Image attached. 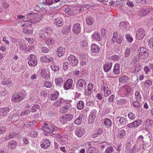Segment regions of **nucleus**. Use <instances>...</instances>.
<instances>
[{
	"mask_svg": "<svg viewBox=\"0 0 153 153\" xmlns=\"http://www.w3.org/2000/svg\"><path fill=\"white\" fill-rule=\"evenodd\" d=\"M10 111V108L8 107H3L0 108V116H5Z\"/></svg>",
	"mask_w": 153,
	"mask_h": 153,
	"instance_id": "4468645a",
	"label": "nucleus"
},
{
	"mask_svg": "<svg viewBox=\"0 0 153 153\" xmlns=\"http://www.w3.org/2000/svg\"><path fill=\"white\" fill-rule=\"evenodd\" d=\"M27 16L30 24H36L39 22L42 19L41 15H38L34 13H30L27 14Z\"/></svg>",
	"mask_w": 153,
	"mask_h": 153,
	"instance_id": "f257e3e1",
	"label": "nucleus"
},
{
	"mask_svg": "<svg viewBox=\"0 0 153 153\" xmlns=\"http://www.w3.org/2000/svg\"><path fill=\"white\" fill-rule=\"evenodd\" d=\"M65 12L67 15L69 16H73L74 14L73 10L69 7H67L65 9Z\"/></svg>",
	"mask_w": 153,
	"mask_h": 153,
	"instance_id": "a19ab883",
	"label": "nucleus"
},
{
	"mask_svg": "<svg viewBox=\"0 0 153 153\" xmlns=\"http://www.w3.org/2000/svg\"><path fill=\"white\" fill-rule=\"evenodd\" d=\"M103 121L104 125H105L106 127L108 128L111 126L112 122L110 119L106 118L104 119Z\"/></svg>",
	"mask_w": 153,
	"mask_h": 153,
	"instance_id": "c756f323",
	"label": "nucleus"
},
{
	"mask_svg": "<svg viewBox=\"0 0 153 153\" xmlns=\"http://www.w3.org/2000/svg\"><path fill=\"white\" fill-rule=\"evenodd\" d=\"M37 59L36 56L33 54H31L30 59L28 61V65L32 67L36 66L37 64Z\"/></svg>",
	"mask_w": 153,
	"mask_h": 153,
	"instance_id": "6e6552de",
	"label": "nucleus"
},
{
	"mask_svg": "<svg viewBox=\"0 0 153 153\" xmlns=\"http://www.w3.org/2000/svg\"><path fill=\"white\" fill-rule=\"evenodd\" d=\"M73 82V80L71 79H68L64 85V89L67 90L71 88L72 86Z\"/></svg>",
	"mask_w": 153,
	"mask_h": 153,
	"instance_id": "f3484780",
	"label": "nucleus"
},
{
	"mask_svg": "<svg viewBox=\"0 0 153 153\" xmlns=\"http://www.w3.org/2000/svg\"><path fill=\"white\" fill-rule=\"evenodd\" d=\"M145 35V31L144 30L141 28H140L137 30L136 33V37L138 40L142 39L144 37Z\"/></svg>",
	"mask_w": 153,
	"mask_h": 153,
	"instance_id": "1a4fd4ad",
	"label": "nucleus"
},
{
	"mask_svg": "<svg viewBox=\"0 0 153 153\" xmlns=\"http://www.w3.org/2000/svg\"><path fill=\"white\" fill-rule=\"evenodd\" d=\"M101 92V94L105 97H107L110 95L111 93V91L110 90L107 89L104 91Z\"/></svg>",
	"mask_w": 153,
	"mask_h": 153,
	"instance_id": "603ef678",
	"label": "nucleus"
},
{
	"mask_svg": "<svg viewBox=\"0 0 153 153\" xmlns=\"http://www.w3.org/2000/svg\"><path fill=\"white\" fill-rule=\"evenodd\" d=\"M118 34L117 32H114L113 33V37L112 39V40L115 42V41L116 40V39L118 37Z\"/></svg>",
	"mask_w": 153,
	"mask_h": 153,
	"instance_id": "0e129e2a",
	"label": "nucleus"
},
{
	"mask_svg": "<svg viewBox=\"0 0 153 153\" xmlns=\"http://www.w3.org/2000/svg\"><path fill=\"white\" fill-rule=\"evenodd\" d=\"M148 45L150 48L153 49V38H151L149 40Z\"/></svg>",
	"mask_w": 153,
	"mask_h": 153,
	"instance_id": "774afa93",
	"label": "nucleus"
},
{
	"mask_svg": "<svg viewBox=\"0 0 153 153\" xmlns=\"http://www.w3.org/2000/svg\"><path fill=\"white\" fill-rule=\"evenodd\" d=\"M126 39L128 42H131L132 41L133 39L129 34L126 35Z\"/></svg>",
	"mask_w": 153,
	"mask_h": 153,
	"instance_id": "69168bd1",
	"label": "nucleus"
},
{
	"mask_svg": "<svg viewBox=\"0 0 153 153\" xmlns=\"http://www.w3.org/2000/svg\"><path fill=\"white\" fill-rule=\"evenodd\" d=\"M135 98L137 100H140L141 99V97L140 92L138 91H136L135 93Z\"/></svg>",
	"mask_w": 153,
	"mask_h": 153,
	"instance_id": "864d4df0",
	"label": "nucleus"
},
{
	"mask_svg": "<svg viewBox=\"0 0 153 153\" xmlns=\"http://www.w3.org/2000/svg\"><path fill=\"white\" fill-rule=\"evenodd\" d=\"M65 49L62 47H60L58 48L57 50L56 53L58 56L61 57L64 54Z\"/></svg>",
	"mask_w": 153,
	"mask_h": 153,
	"instance_id": "bb28decb",
	"label": "nucleus"
},
{
	"mask_svg": "<svg viewBox=\"0 0 153 153\" xmlns=\"http://www.w3.org/2000/svg\"><path fill=\"white\" fill-rule=\"evenodd\" d=\"M80 25L79 23H76L74 25L73 27V31L74 33L77 34L79 33L81 30Z\"/></svg>",
	"mask_w": 153,
	"mask_h": 153,
	"instance_id": "2eb2a0df",
	"label": "nucleus"
},
{
	"mask_svg": "<svg viewBox=\"0 0 153 153\" xmlns=\"http://www.w3.org/2000/svg\"><path fill=\"white\" fill-rule=\"evenodd\" d=\"M69 108L68 106L65 105L62 107L60 109V112L62 114L66 113L68 109Z\"/></svg>",
	"mask_w": 153,
	"mask_h": 153,
	"instance_id": "49530a36",
	"label": "nucleus"
},
{
	"mask_svg": "<svg viewBox=\"0 0 153 153\" xmlns=\"http://www.w3.org/2000/svg\"><path fill=\"white\" fill-rule=\"evenodd\" d=\"M12 81V80L10 79H4L1 82V84L3 85H7L10 84Z\"/></svg>",
	"mask_w": 153,
	"mask_h": 153,
	"instance_id": "3c124183",
	"label": "nucleus"
},
{
	"mask_svg": "<svg viewBox=\"0 0 153 153\" xmlns=\"http://www.w3.org/2000/svg\"><path fill=\"white\" fill-rule=\"evenodd\" d=\"M40 74L42 78L46 80L50 78V74L48 72L44 69H42L40 72Z\"/></svg>",
	"mask_w": 153,
	"mask_h": 153,
	"instance_id": "dca6fc26",
	"label": "nucleus"
},
{
	"mask_svg": "<svg viewBox=\"0 0 153 153\" xmlns=\"http://www.w3.org/2000/svg\"><path fill=\"white\" fill-rule=\"evenodd\" d=\"M126 120L123 117H121L119 120V124L122 125H124L126 123Z\"/></svg>",
	"mask_w": 153,
	"mask_h": 153,
	"instance_id": "4d7b16f0",
	"label": "nucleus"
},
{
	"mask_svg": "<svg viewBox=\"0 0 153 153\" xmlns=\"http://www.w3.org/2000/svg\"><path fill=\"white\" fill-rule=\"evenodd\" d=\"M17 143L14 140H12L9 142L8 144V147L9 149H14L16 146Z\"/></svg>",
	"mask_w": 153,
	"mask_h": 153,
	"instance_id": "5701e85b",
	"label": "nucleus"
},
{
	"mask_svg": "<svg viewBox=\"0 0 153 153\" xmlns=\"http://www.w3.org/2000/svg\"><path fill=\"white\" fill-rule=\"evenodd\" d=\"M128 79V78L127 76H123L119 78V81L120 82L124 83L127 82Z\"/></svg>",
	"mask_w": 153,
	"mask_h": 153,
	"instance_id": "37998d69",
	"label": "nucleus"
},
{
	"mask_svg": "<svg viewBox=\"0 0 153 153\" xmlns=\"http://www.w3.org/2000/svg\"><path fill=\"white\" fill-rule=\"evenodd\" d=\"M68 61L69 64L72 66H75L78 63V60L74 56L71 55L68 56Z\"/></svg>",
	"mask_w": 153,
	"mask_h": 153,
	"instance_id": "0eeeda50",
	"label": "nucleus"
},
{
	"mask_svg": "<svg viewBox=\"0 0 153 153\" xmlns=\"http://www.w3.org/2000/svg\"><path fill=\"white\" fill-rule=\"evenodd\" d=\"M126 134V131L125 130L122 129L119 131L117 135V137L121 139L124 137Z\"/></svg>",
	"mask_w": 153,
	"mask_h": 153,
	"instance_id": "ea45409f",
	"label": "nucleus"
},
{
	"mask_svg": "<svg viewBox=\"0 0 153 153\" xmlns=\"http://www.w3.org/2000/svg\"><path fill=\"white\" fill-rule=\"evenodd\" d=\"M100 47L97 45L93 44L91 45V51L93 53H97L100 51Z\"/></svg>",
	"mask_w": 153,
	"mask_h": 153,
	"instance_id": "412c9836",
	"label": "nucleus"
},
{
	"mask_svg": "<svg viewBox=\"0 0 153 153\" xmlns=\"http://www.w3.org/2000/svg\"><path fill=\"white\" fill-rule=\"evenodd\" d=\"M102 132V130L101 128L97 129L95 131L94 134H92L93 138H95L99 135H100Z\"/></svg>",
	"mask_w": 153,
	"mask_h": 153,
	"instance_id": "72a5a7b5",
	"label": "nucleus"
},
{
	"mask_svg": "<svg viewBox=\"0 0 153 153\" xmlns=\"http://www.w3.org/2000/svg\"><path fill=\"white\" fill-rule=\"evenodd\" d=\"M108 85L105 83L103 82L101 86V92L104 91H105L108 89Z\"/></svg>",
	"mask_w": 153,
	"mask_h": 153,
	"instance_id": "a18cd8bd",
	"label": "nucleus"
},
{
	"mask_svg": "<svg viewBox=\"0 0 153 153\" xmlns=\"http://www.w3.org/2000/svg\"><path fill=\"white\" fill-rule=\"evenodd\" d=\"M50 145V141L48 139H45L42 141L41 146L42 148L46 149Z\"/></svg>",
	"mask_w": 153,
	"mask_h": 153,
	"instance_id": "4be33fe9",
	"label": "nucleus"
},
{
	"mask_svg": "<svg viewBox=\"0 0 153 153\" xmlns=\"http://www.w3.org/2000/svg\"><path fill=\"white\" fill-rule=\"evenodd\" d=\"M76 87L79 90H83L86 86V83L85 80L80 79L76 82Z\"/></svg>",
	"mask_w": 153,
	"mask_h": 153,
	"instance_id": "423d86ee",
	"label": "nucleus"
},
{
	"mask_svg": "<svg viewBox=\"0 0 153 153\" xmlns=\"http://www.w3.org/2000/svg\"><path fill=\"white\" fill-rule=\"evenodd\" d=\"M85 132L84 129L81 127L77 128L75 131L76 135L79 137H81L82 136Z\"/></svg>",
	"mask_w": 153,
	"mask_h": 153,
	"instance_id": "9b49d317",
	"label": "nucleus"
},
{
	"mask_svg": "<svg viewBox=\"0 0 153 153\" xmlns=\"http://www.w3.org/2000/svg\"><path fill=\"white\" fill-rule=\"evenodd\" d=\"M96 110L95 109L91 111L88 118V122L89 124H91L94 122L96 116Z\"/></svg>",
	"mask_w": 153,
	"mask_h": 153,
	"instance_id": "f8f14e48",
	"label": "nucleus"
},
{
	"mask_svg": "<svg viewBox=\"0 0 153 153\" xmlns=\"http://www.w3.org/2000/svg\"><path fill=\"white\" fill-rule=\"evenodd\" d=\"M119 27L121 29L125 30H129L130 27L129 23L126 22H121L120 24Z\"/></svg>",
	"mask_w": 153,
	"mask_h": 153,
	"instance_id": "ddd939ff",
	"label": "nucleus"
},
{
	"mask_svg": "<svg viewBox=\"0 0 153 153\" xmlns=\"http://www.w3.org/2000/svg\"><path fill=\"white\" fill-rule=\"evenodd\" d=\"M86 24L89 25H92L94 22V19L91 16H89L87 17L85 19Z\"/></svg>",
	"mask_w": 153,
	"mask_h": 153,
	"instance_id": "473e14b6",
	"label": "nucleus"
},
{
	"mask_svg": "<svg viewBox=\"0 0 153 153\" xmlns=\"http://www.w3.org/2000/svg\"><path fill=\"white\" fill-rule=\"evenodd\" d=\"M120 65L118 63H116L114 67L113 72L114 73L117 75H118L120 74Z\"/></svg>",
	"mask_w": 153,
	"mask_h": 153,
	"instance_id": "b1692460",
	"label": "nucleus"
},
{
	"mask_svg": "<svg viewBox=\"0 0 153 153\" xmlns=\"http://www.w3.org/2000/svg\"><path fill=\"white\" fill-rule=\"evenodd\" d=\"M25 40L28 42L29 44H32L34 42L35 39L33 38H26L25 39Z\"/></svg>",
	"mask_w": 153,
	"mask_h": 153,
	"instance_id": "680f3d73",
	"label": "nucleus"
},
{
	"mask_svg": "<svg viewBox=\"0 0 153 153\" xmlns=\"http://www.w3.org/2000/svg\"><path fill=\"white\" fill-rule=\"evenodd\" d=\"M142 68V67L141 65L140 64L137 65L135 66L133 73L134 74L138 73L141 70Z\"/></svg>",
	"mask_w": 153,
	"mask_h": 153,
	"instance_id": "79ce46f5",
	"label": "nucleus"
},
{
	"mask_svg": "<svg viewBox=\"0 0 153 153\" xmlns=\"http://www.w3.org/2000/svg\"><path fill=\"white\" fill-rule=\"evenodd\" d=\"M123 40V36L121 34L119 35V36L116 39V40L115 42H116L118 44H120Z\"/></svg>",
	"mask_w": 153,
	"mask_h": 153,
	"instance_id": "5fc2aeb1",
	"label": "nucleus"
},
{
	"mask_svg": "<svg viewBox=\"0 0 153 153\" xmlns=\"http://www.w3.org/2000/svg\"><path fill=\"white\" fill-rule=\"evenodd\" d=\"M43 3L44 4L50 5L52 4L53 3V0H45V1H43Z\"/></svg>",
	"mask_w": 153,
	"mask_h": 153,
	"instance_id": "052dcab7",
	"label": "nucleus"
},
{
	"mask_svg": "<svg viewBox=\"0 0 153 153\" xmlns=\"http://www.w3.org/2000/svg\"><path fill=\"white\" fill-rule=\"evenodd\" d=\"M92 92V90H91L90 89H86L85 91V94L86 96H88L91 94Z\"/></svg>",
	"mask_w": 153,
	"mask_h": 153,
	"instance_id": "e2e57ef3",
	"label": "nucleus"
},
{
	"mask_svg": "<svg viewBox=\"0 0 153 153\" xmlns=\"http://www.w3.org/2000/svg\"><path fill=\"white\" fill-rule=\"evenodd\" d=\"M55 83L57 86H61L63 84V79L60 77H57L55 79Z\"/></svg>",
	"mask_w": 153,
	"mask_h": 153,
	"instance_id": "cd10ccee",
	"label": "nucleus"
},
{
	"mask_svg": "<svg viewBox=\"0 0 153 153\" xmlns=\"http://www.w3.org/2000/svg\"><path fill=\"white\" fill-rule=\"evenodd\" d=\"M54 23L55 25L59 27L62 26L63 25L62 19L61 18H57L54 20Z\"/></svg>",
	"mask_w": 153,
	"mask_h": 153,
	"instance_id": "7c9ffc66",
	"label": "nucleus"
},
{
	"mask_svg": "<svg viewBox=\"0 0 153 153\" xmlns=\"http://www.w3.org/2000/svg\"><path fill=\"white\" fill-rule=\"evenodd\" d=\"M23 22H25V23L24 24H20V25H21V26L22 27H32L31 24L30 23H29V22H26L24 21L23 20H22L19 22L20 23H21Z\"/></svg>",
	"mask_w": 153,
	"mask_h": 153,
	"instance_id": "c9c22d12",
	"label": "nucleus"
},
{
	"mask_svg": "<svg viewBox=\"0 0 153 153\" xmlns=\"http://www.w3.org/2000/svg\"><path fill=\"white\" fill-rule=\"evenodd\" d=\"M19 46L20 49L22 51L26 50L27 47L26 45L24 42V40L23 39H21L19 41Z\"/></svg>",
	"mask_w": 153,
	"mask_h": 153,
	"instance_id": "aec40b11",
	"label": "nucleus"
},
{
	"mask_svg": "<svg viewBox=\"0 0 153 153\" xmlns=\"http://www.w3.org/2000/svg\"><path fill=\"white\" fill-rule=\"evenodd\" d=\"M59 95V92L55 90L51 94L50 96V99L52 100H55L58 97Z\"/></svg>",
	"mask_w": 153,
	"mask_h": 153,
	"instance_id": "c85d7f7f",
	"label": "nucleus"
},
{
	"mask_svg": "<svg viewBox=\"0 0 153 153\" xmlns=\"http://www.w3.org/2000/svg\"><path fill=\"white\" fill-rule=\"evenodd\" d=\"M23 31L24 33L26 34H31L33 32V29L28 30L26 28H23Z\"/></svg>",
	"mask_w": 153,
	"mask_h": 153,
	"instance_id": "8fccbe9b",
	"label": "nucleus"
},
{
	"mask_svg": "<svg viewBox=\"0 0 153 153\" xmlns=\"http://www.w3.org/2000/svg\"><path fill=\"white\" fill-rule=\"evenodd\" d=\"M138 56L140 58L144 59H146L148 56L147 50L144 47L139 48L138 50Z\"/></svg>",
	"mask_w": 153,
	"mask_h": 153,
	"instance_id": "20e7f679",
	"label": "nucleus"
},
{
	"mask_svg": "<svg viewBox=\"0 0 153 153\" xmlns=\"http://www.w3.org/2000/svg\"><path fill=\"white\" fill-rule=\"evenodd\" d=\"M124 90L126 91V94H128L131 92V88L128 85H126L124 87Z\"/></svg>",
	"mask_w": 153,
	"mask_h": 153,
	"instance_id": "6e6d98bb",
	"label": "nucleus"
},
{
	"mask_svg": "<svg viewBox=\"0 0 153 153\" xmlns=\"http://www.w3.org/2000/svg\"><path fill=\"white\" fill-rule=\"evenodd\" d=\"M56 128L53 126L48 124L46 123H45L42 127L43 130L48 133H52L54 131Z\"/></svg>",
	"mask_w": 153,
	"mask_h": 153,
	"instance_id": "39448f33",
	"label": "nucleus"
},
{
	"mask_svg": "<svg viewBox=\"0 0 153 153\" xmlns=\"http://www.w3.org/2000/svg\"><path fill=\"white\" fill-rule=\"evenodd\" d=\"M84 106V103L83 102L79 101L77 104V108L78 109L81 110L83 108Z\"/></svg>",
	"mask_w": 153,
	"mask_h": 153,
	"instance_id": "09e8293b",
	"label": "nucleus"
},
{
	"mask_svg": "<svg viewBox=\"0 0 153 153\" xmlns=\"http://www.w3.org/2000/svg\"><path fill=\"white\" fill-rule=\"evenodd\" d=\"M128 117L129 119L132 120H134L135 119V114L132 112H130L128 114Z\"/></svg>",
	"mask_w": 153,
	"mask_h": 153,
	"instance_id": "bf43d9fd",
	"label": "nucleus"
},
{
	"mask_svg": "<svg viewBox=\"0 0 153 153\" xmlns=\"http://www.w3.org/2000/svg\"><path fill=\"white\" fill-rule=\"evenodd\" d=\"M26 95V93L25 91L15 94L13 96L12 101L15 102H19L22 100Z\"/></svg>",
	"mask_w": 153,
	"mask_h": 153,
	"instance_id": "f03ea898",
	"label": "nucleus"
},
{
	"mask_svg": "<svg viewBox=\"0 0 153 153\" xmlns=\"http://www.w3.org/2000/svg\"><path fill=\"white\" fill-rule=\"evenodd\" d=\"M44 32L47 35H50L52 33V28L50 27H46L44 30Z\"/></svg>",
	"mask_w": 153,
	"mask_h": 153,
	"instance_id": "58836bf2",
	"label": "nucleus"
},
{
	"mask_svg": "<svg viewBox=\"0 0 153 153\" xmlns=\"http://www.w3.org/2000/svg\"><path fill=\"white\" fill-rule=\"evenodd\" d=\"M87 153H97V150L95 148L90 146L86 149Z\"/></svg>",
	"mask_w": 153,
	"mask_h": 153,
	"instance_id": "f704fd0d",
	"label": "nucleus"
},
{
	"mask_svg": "<svg viewBox=\"0 0 153 153\" xmlns=\"http://www.w3.org/2000/svg\"><path fill=\"white\" fill-rule=\"evenodd\" d=\"M80 47L82 48L86 49L88 47V45L87 41L86 40H83L80 43Z\"/></svg>",
	"mask_w": 153,
	"mask_h": 153,
	"instance_id": "e433bc0d",
	"label": "nucleus"
},
{
	"mask_svg": "<svg viewBox=\"0 0 153 153\" xmlns=\"http://www.w3.org/2000/svg\"><path fill=\"white\" fill-rule=\"evenodd\" d=\"M147 14L145 9H141L138 12V15L140 16H143Z\"/></svg>",
	"mask_w": 153,
	"mask_h": 153,
	"instance_id": "de8ad7c7",
	"label": "nucleus"
},
{
	"mask_svg": "<svg viewBox=\"0 0 153 153\" xmlns=\"http://www.w3.org/2000/svg\"><path fill=\"white\" fill-rule=\"evenodd\" d=\"M40 108V106L38 104H35L32 107L31 109V111L32 112H35L37 110L39 109Z\"/></svg>",
	"mask_w": 153,
	"mask_h": 153,
	"instance_id": "c03bdc74",
	"label": "nucleus"
},
{
	"mask_svg": "<svg viewBox=\"0 0 153 153\" xmlns=\"http://www.w3.org/2000/svg\"><path fill=\"white\" fill-rule=\"evenodd\" d=\"M83 117V114H80L76 119L75 120V123L77 125H79L80 124L82 123V119Z\"/></svg>",
	"mask_w": 153,
	"mask_h": 153,
	"instance_id": "4c0bfd02",
	"label": "nucleus"
},
{
	"mask_svg": "<svg viewBox=\"0 0 153 153\" xmlns=\"http://www.w3.org/2000/svg\"><path fill=\"white\" fill-rule=\"evenodd\" d=\"M112 65V62H106L103 65L104 71L105 72H108L111 68Z\"/></svg>",
	"mask_w": 153,
	"mask_h": 153,
	"instance_id": "a211bd4d",
	"label": "nucleus"
},
{
	"mask_svg": "<svg viewBox=\"0 0 153 153\" xmlns=\"http://www.w3.org/2000/svg\"><path fill=\"white\" fill-rule=\"evenodd\" d=\"M55 41L51 37L47 38L45 40V43L48 46L52 45L54 44Z\"/></svg>",
	"mask_w": 153,
	"mask_h": 153,
	"instance_id": "393cba45",
	"label": "nucleus"
},
{
	"mask_svg": "<svg viewBox=\"0 0 153 153\" xmlns=\"http://www.w3.org/2000/svg\"><path fill=\"white\" fill-rule=\"evenodd\" d=\"M92 37L93 39L96 41H100L102 39V38L100 35L97 32L94 33L92 36Z\"/></svg>",
	"mask_w": 153,
	"mask_h": 153,
	"instance_id": "2f4dec72",
	"label": "nucleus"
},
{
	"mask_svg": "<svg viewBox=\"0 0 153 153\" xmlns=\"http://www.w3.org/2000/svg\"><path fill=\"white\" fill-rule=\"evenodd\" d=\"M44 85L46 88H50L52 86V84L51 82L45 81L44 82Z\"/></svg>",
	"mask_w": 153,
	"mask_h": 153,
	"instance_id": "13d9d810",
	"label": "nucleus"
},
{
	"mask_svg": "<svg viewBox=\"0 0 153 153\" xmlns=\"http://www.w3.org/2000/svg\"><path fill=\"white\" fill-rule=\"evenodd\" d=\"M40 60L42 62L45 63L52 62L53 61V58L50 55L43 56L41 57Z\"/></svg>",
	"mask_w": 153,
	"mask_h": 153,
	"instance_id": "9d476101",
	"label": "nucleus"
},
{
	"mask_svg": "<svg viewBox=\"0 0 153 153\" xmlns=\"http://www.w3.org/2000/svg\"><path fill=\"white\" fill-rule=\"evenodd\" d=\"M67 102V101L64 99L60 98L54 103L53 105L55 106H60L62 104H66Z\"/></svg>",
	"mask_w": 153,
	"mask_h": 153,
	"instance_id": "6ab92c4d",
	"label": "nucleus"
},
{
	"mask_svg": "<svg viewBox=\"0 0 153 153\" xmlns=\"http://www.w3.org/2000/svg\"><path fill=\"white\" fill-rule=\"evenodd\" d=\"M143 137L142 135H140L138 137L135 144V146L140 147L143 142Z\"/></svg>",
	"mask_w": 153,
	"mask_h": 153,
	"instance_id": "a878e982",
	"label": "nucleus"
},
{
	"mask_svg": "<svg viewBox=\"0 0 153 153\" xmlns=\"http://www.w3.org/2000/svg\"><path fill=\"white\" fill-rule=\"evenodd\" d=\"M134 123H135V125L136 127L140 126L142 123V121L140 120H137L134 121Z\"/></svg>",
	"mask_w": 153,
	"mask_h": 153,
	"instance_id": "338daca9",
	"label": "nucleus"
},
{
	"mask_svg": "<svg viewBox=\"0 0 153 153\" xmlns=\"http://www.w3.org/2000/svg\"><path fill=\"white\" fill-rule=\"evenodd\" d=\"M73 116L70 114H67L61 116L59 118V121L62 124H66L68 122H69L72 120Z\"/></svg>",
	"mask_w": 153,
	"mask_h": 153,
	"instance_id": "7ed1b4c3",
	"label": "nucleus"
}]
</instances>
